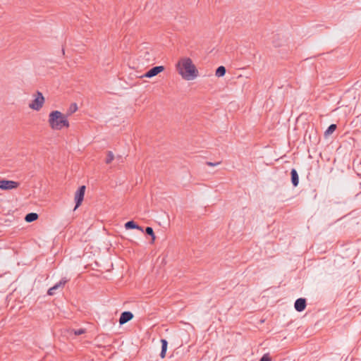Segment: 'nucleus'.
<instances>
[{"mask_svg": "<svg viewBox=\"0 0 361 361\" xmlns=\"http://www.w3.org/2000/svg\"><path fill=\"white\" fill-rule=\"evenodd\" d=\"M176 68L178 73L186 80H192L197 76V70L190 58L181 59Z\"/></svg>", "mask_w": 361, "mask_h": 361, "instance_id": "f257e3e1", "label": "nucleus"}, {"mask_svg": "<svg viewBox=\"0 0 361 361\" xmlns=\"http://www.w3.org/2000/svg\"><path fill=\"white\" fill-rule=\"evenodd\" d=\"M49 123L53 130H61L63 127L68 128L69 122L67 117L59 111H53L49 115Z\"/></svg>", "mask_w": 361, "mask_h": 361, "instance_id": "f03ea898", "label": "nucleus"}, {"mask_svg": "<svg viewBox=\"0 0 361 361\" xmlns=\"http://www.w3.org/2000/svg\"><path fill=\"white\" fill-rule=\"evenodd\" d=\"M44 97L40 92H37L36 98L29 104V107L33 110L39 111L43 106Z\"/></svg>", "mask_w": 361, "mask_h": 361, "instance_id": "7ed1b4c3", "label": "nucleus"}, {"mask_svg": "<svg viewBox=\"0 0 361 361\" xmlns=\"http://www.w3.org/2000/svg\"><path fill=\"white\" fill-rule=\"evenodd\" d=\"M19 183L13 180H0V189L4 190H12L17 188Z\"/></svg>", "mask_w": 361, "mask_h": 361, "instance_id": "20e7f679", "label": "nucleus"}, {"mask_svg": "<svg viewBox=\"0 0 361 361\" xmlns=\"http://www.w3.org/2000/svg\"><path fill=\"white\" fill-rule=\"evenodd\" d=\"M85 188V185H82L76 191L75 195V207L74 209H76L81 204L84 199Z\"/></svg>", "mask_w": 361, "mask_h": 361, "instance_id": "39448f33", "label": "nucleus"}, {"mask_svg": "<svg viewBox=\"0 0 361 361\" xmlns=\"http://www.w3.org/2000/svg\"><path fill=\"white\" fill-rule=\"evenodd\" d=\"M164 70V67L163 66H154L149 69L148 71H147L142 77L150 78L154 76H156L159 73L162 72Z\"/></svg>", "mask_w": 361, "mask_h": 361, "instance_id": "423d86ee", "label": "nucleus"}, {"mask_svg": "<svg viewBox=\"0 0 361 361\" xmlns=\"http://www.w3.org/2000/svg\"><path fill=\"white\" fill-rule=\"evenodd\" d=\"M68 280L66 279H61L58 283H56L54 286L51 287L48 291L47 294L49 295H54L56 293V290L59 288H62L67 283Z\"/></svg>", "mask_w": 361, "mask_h": 361, "instance_id": "0eeeda50", "label": "nucleus"}, {"mask_svg": "<svg viewBox=\"0 0 361 361\" xmlns=\"http://www.w3.org/2000/svg\"><path fill=\"white\" fill-rule=\"evenodd\" d=\"M133 318V314L131 312L126 311L121 313L119 318V324H124Z\"/></svg>", "mask_w": 361, "mask_h": 361, "instance_id": "6e6552de", "label": "nucleus"}, {"mask_svg": "<svg viewBox=\"0 0 361 361\" xmlns=\"http://www.w3.org/2000/svg\"><path fill=\"white\" fill-rule=\"evenodd\" d=\"M294 307L298 312L303 311L306 307V300L302 298L297 299L295 302Z\"/></svg>", "mask_w": 361, "mask_h": 361, "instance_id": "1a4fd4ad", "label": "nucleus"}, {"mask_svg": "<svg viewBox=\"0 0 361 361\" xmlns=\"http://www.w3.org/2000/svg\"><path fill=\"white\" fill-rule=\"evenodd\" d=\"M291 183L294 187H297L299 183V176L295 169H292L290 171Z\"/></svg>", "mask_w": 361, "mask_h": 361, "instance_id": "9d476101", "label": "nucleus"}, {"mask_svg": "<svg viewBox=\"0 0 361 361\" xmlns=\"http://www.w3.org/2000/svg\"><path fill=\"white\" fill-rule=\"evenodd\" d=\"M125 228L126 229H137L139 231H141L143 232L142 227L137 225L135 221H129L125 224Z\"/></svg>", "mask_w": 361, "mask_h": 361, "instance_id": "9b49d317", "label": "nucleus"}, {"mask_svg": "<svg viewBox=\"0 0 361 361\" xmlns=\"http://www.w3.org/2000/svg\"><path fill=\"white\" fill-rule=\"evenodd\" d=\"M161 350L160 353V357L164 358L166 357V353L168 346V342L166 339H161Z\"/></svg>", "mask_w": 361, "mask_h": 361, "instance_id": "f8f14e48", "label": "nucleus"}, {"mask_svg": "<svg viewBox=\"0 0 361 361\" xmlns=\"http://www.w3.org/2000/svg\"><path fill=\"white\" fill-rule=\"evenodd\" d=\"M37 218H38L37 214L31 212V213L26 214V216L25 217V221L30 223V222H32V221L37 220Z\"/></svg>", "mask_w": 361, "mask_h": 361, "instance_id": "ddd939ff", "label": "nucleus"}, {"mask_svg": "<svg viewBox=\"0 0 361 361\" xmlns=\"http://www.w3.org/2000/svg\"><path fill=\"white\" fill-rule=\"evenodd\" d=\"M226 68L223 66H220L216 68L215 75L217 77H223L226 74Z\"/></svg>", "mask_w": 361, "mask_h": 361, "instance_id": "4468645a", "label": "nucleus"}, {"mask_svg": "<svg viewBox=\"0 0 361 361\" xmlns=\"http://www.w3.org/2000/svg\"><path fill=\"white\" fill-rule=\"evenodd\" d=\"M337 126L336 124H331L324 133L326 136L332 134L336 129Z\"/></svg>", "mask_w": 361, "mask_h": 361, "instance_id": "2eb2a0df", "label": "nucleus"}, {"mask_svg": "<svg viewBox=\"0 0 361 361\" xmlns=\"http://www.w3.org/2000/svg\"><path fill=\"white\" fill-rule=\"evenodd\" d=\"M145 233L152 237V243H154L155 240V235L152 227H147L145 228Z\"/></svg>", "mask_w": 361, "mask_h": 361, "instance_id": "dca6fc26", "label": "nucleus"}, {"mask_svg": "<svg viewBox=\"0 0 361 361\" xmlns=\"http://www.w3.org/2000/svg\"><path fill=\"white\" fill-rule=\"evenodd\" d=\"M114 159V154L111 151L106 152V158L105 160L106 164H109Z\"/></svg>", "mask_w": 361, "mask_h": 361, "instance_id": "f3484780", "label": "nucleus"}, {"mask_svg": "<svg viewBox=\"0 0 361 361\" xmlns=\"http://www.w3.org/2000/svg\"><path fill=\"white\" fill-rule=\"evenodd\" d=\"M74 334L75 336H80L85 333V330L84 329H79L77 330H73Z\"/></svg>", "mask_w": 361, "mask_h": 361, "instance_id": "a211bd4d", "label": "nucleus"}, {"mask_svg": "<svg viewBox=\"0 0 361 361\" xmlns=\"http://www.w3.org/2000/svg\"><path fill=\"white\" fill-rule=\"evenodd\" d=\"M259 361H271V360L268 354H265L262 357Z\"/></svg>", "mask_w": 361, "mask_h": 361, "instance_id": "6ab92c4d", "label": "nucleus"}, {"mask_svg": "<svg viewBox=\"0 0 361 361\" xmlns=\"http://www.w3.org/2000/svg\"><path fill=\"white\" fill-rule=\"evenodd\" d=\"M77 105L76 104H71V106H70V109H69V111L71 114L75 112L76 110H77Z\"/></svg>", "mask_w": 361, "mask_h": 361, "instance_id": "aec40b11", "label": "nucleus"}, {"mask_svg": "<svg viewBox=\"0 0 361 361\" xmlns=\"http://www.w3.org/2000/svg\"><path fill=\"white\" fill-rule=\"evenodd\" d=\"M206 164L207 166H217L218 164H219V162L212 163V162H210V161H207Z\"/></svg>", "mask_w": 361, "mask_h": 361, "instance_id": "412c9836", "label": "nucleus"}]
</instances>
